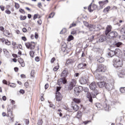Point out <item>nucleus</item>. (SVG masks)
Here are the masks:
<instances>
[{"instance_id": "obj_1", "label": "nucleus", "mask_w": 125, "mask_h": 125, "mask_svg": "<svg viewBox=\"0 0 125 125\" xmlns=\"http://www.w3.org/2000/svg\"><path fill=\"white\" fill-rule=\"evenodd\" d=\"M84 92H86L87 97V98H88L89 101L90 102H92V98H95L97 94H98L99 93L98 90H96V92H95V94L93 93H92V94H91L89 92H88V88L87 87L84 88Z\"/></svg>"}, {"instance_id": "obj_2", "label": "nucleus", "mask_w": 125, "mask_h": 125, "mask_svg": "<svg viewBox=\"0 0 125 125\" xmlns=\"http://www.w3.org/2000/svg\"><path fill=\"white\" fill-rule=\"evenodd\" d=\"M113 66L115 68H120L123 66V61L120 59V58L117 57L113 60Z\"/></svg>"}, {"instance_id": "obj_3", "label": "nucleus", "mask_w": 125, "mask_h": 125, "mask_svg": "<svg viewBox=\"0 0 125 125\" xmlns=\"http://www.w3.org/2000/svg\"><path fill=\"white\" fill-rule=\"evenodd\" d=\"M114 83L115 82L113 80H111V82L108 83H105V87L107 90H112L114 89Z\"/></svg>"}, {"instance_id": "obj_4", "label": "nucleus", "mask_w": 125, "mask_h": 125, "mask_svg": "<svg viewBox=\"0 0 125 125\" xmlns=\"http://www.w3.org/2000/svg\"><path fill=\"white\" fill-rule=\"evenodd\" d=\"M107 36V39H109V40H112V39H115V38L118 37V32L116 31H112L109 33Z\"/></svg>"}, {"instance_id": "obj_5", "label": "nucleus", "mask_w": 125, "mask_h": 125, "mask_svg": "<svg viewBox=\"0 0 125 125\" xmlns=\"http://www.w3.org/2000/svg\"><path fill=\"white\" fill-rule=\"evenodd\" d=\"M106 70H107V67L106 66L103 65V64H100L98 66V67L97 69L96 70L97 73L98 72H106Z\"/></svg>"}, {"instance_id": "obj_6", "label": "nucleus", "mask_w": 125, "mask_h": 125, "mask_svg": "<svg viewBox=\"0 0 125 125\" xmlns=\"http://www.w3.org/2000/svg\"><path fill=\"white\" fill-rule=\"evenodd\" d=\"M119 52H121V50L119 49H116L115 51H110L108 53L109 57H113L116 54H119Z\"/></svg>"}, {"instance_id": "obj_7", "label": "nucleus", "mask_w": 125, "mask_h": 125, "mask_svg": "<svg viewBox=\"0 0 125 125\" xmlns=\"http://www.w3.org/2000/svg\"><path fill=\"white\" fill-rule=\"evenodd\" d=\"M76 83H77V80L76 79H72L68 86V89H70V90H72L73 87L76 86Z\"/></svg>"}, {"instance_id": "obj_8", "label": "nucleus", "mask_w": 125, "mask_h": 125, "mask_svg": "<svg viewBox=\"0 0 125 125\" xmlns=\"http://www.w3.org/2000/svg\"><path fill=\"white\" fill-rule=\"evenodd\" d=\"M83 89L82 86H79L78 87H75L74 88V93L77 96L80 94L81 91H82Z\"/></svg>"}, {"instance_id": "obj_9", "label": "nucleus", "mask_w": 125, "mask_h": 125, "mask_svg": "<svg viewBox=\"0 0 125 125\" xmlns=\"http://www.w3.org/2000/svg\"><path fill=\"white\" fill-rule=\"evenodd\" d=\"M89 87L90 89L92 90H95L93 93L94 94H95V93H96V88L97 87V86H96V84L95 83V82H92L91 84L89 85Z\"/></svg>"}, {"instance_id": "obj_10", "label": "nucleus", "mask_w": 125, "mask_h": 125, "mask_svg": "<svg viewBox=\"0 0 125 125\" xmlns=\"http://www.w3.org/2000/svg\"><path fill=\"white\" fill-rule=\"evenodd\" d=\"M56 99L57 101H61L62 100V95L59 92H56Z\"/></svg>"}, {"instance_id": "obj_11", "label": "nucleus", "mask_w": 125, "mask_h": 125, "mask_svg": "<svg viewBox=\"0 0 125 125\" xmlns=\"http://www.w3.org/2000/svg\"><path fill=\"white\" fill-rule=\"evenodd\" d=\"M67 83V81L65 80V78H62L58 80V84L61 85V84H65Z\"/></svg>"}, {"instance_id": "obj_12", "label": "nucleus", "mask_w": 125, "mask_h": 125, "mask_svg": "<svg viewBox=\"0 0 125 125\" xmlns=\"http://www.w3.org/2000/svg\"><path fill=\"white\" fill-rule=\"evenodd\" d=\"M79 83L81 84H85L87 83V79L85 77H81L79 80Z\"/></svg>"}, {"instance_id": "obj_13", "label": "nucleus", "mask_w": 125, "mask_h": 125, "mask_svg": "<svg viewBox=\"0 0 125 125\" xmlns=\"http://www.w3.org/2000/svg\"><path fill=\"white\" fill-rule=\"evenodd\" d=\"M25 46L27 48H31V49H34V48H35V44L34 42H32V44L29 42H27L25 43Z\"/></svg>"}, {"instance_id": "obj_14", "label": "nucleus", "mask_w": 125, "mask_h": 125, "mask_svg": "<svg viewBox=\"0 0 125 125\" xmlns=\"http://www.w3.org/2000/svg\"><path fill=\"white\" fill-rule=\"evenodd\" d=\"M98 86L100 88H103L105 86L106 83L104 82H100L97 83Z\"/></svg>"}, {"instance_id": "obj_15", "label": "nucleus", "mask_w": 125, "mask_h": 125, "mask_svg": "<svg viewBox=\"0 0 125 125\" xmlns=\"http://www.w3.org/2000/svg\"><path fill=\"white\" fill-rule=\"evenodd\" d=\"M112 29V26L111 25H108L106 27L105 35L106 36L108 35V33H110L111 32V30Z\"/></svg>"}, {"instance_id": "obj_16", "label": "nucleus", "mask_w": 125, "mask_h": 125, "mask_svg": "<svg viewBox=\"0 0 125 125\" xmlns=\"http://www.w3.org/2000/svg\"><path fill=\"white\" fill-rule=\"evenodd\" d=\"M67 75H68V70H64L62 71L61 76V77H62V78L65 79V78H66V77H67Z\"/></svg>"}, {"instance_id": "obj_17", "label": "nucleus", "mask_w": 125, "mask_h": 125, "mask_svg": "<svg viewBox=\"0 0 125 125\" xmlns=\"http://www.w3.org/2000/svg\"><path fill=\"white\" fill-rule=\"evenodd\" d=\"M108 0H106L105 1H101L99 2V3L100 4V6H101V7H103V6H104V5H105V3H108Z\"/></svg>"}, {"instance_id": "obj_18", "label": "nucleus", "mask_w": 125, "mask_h": 125, "mask_svg": "<svg viewBox=\"0 0 125 125\" xmlns=\"http://www.w3.org/2000/svg\"><path fill=\"white\" fill-rule=\"evenodd\" d=\"M125 75V70H122L119 72V73L118 74V76L119 78H123L124 76Z\"/></svg>"}, {"instance_id": "obj_19", "label": "nucleus", "mask_w": 125, "mask_h": 125, "mask_svg": "<svg viewBox=\"0 0 125 125\" xmlns=\"http://www.w3.org/2000/svg\"><path fill=\"white\" fill-rule=\"evenodd\" d=\"M84 67H86V63H80L78 66V68L79 69H83Z\"/></svg>"}, {"instance_id": "obj_20", "label": "nucleus", "mask_w": 125, "mask_h": 125, "mask_svg": "<svg viewBox=\"0 0 125 125\" xmlns=\"http://www.w3.org/2000/svg\"><path fill=\"white\" fill-rule=\"evenodd\" d=\"M82 116H83V112L80 111H78L76 118H77V119H82Z\"/></svg>"}, {"instance_id": "obj_21", "label": "nucleus", "mask_w": 125, "mask_h": 125, "mask_svg": "<svg viewBox=\"0 0 125 125\" xmlns=\"http://www.w3.org/2000/svg\"><path fill=\"white\" fill-rule=\"evenodd\" d=\"M106 40V36H102L100 37V39L99 40V42H104Z\"/></svg>"}, {"instance_id": "obj_22", "label": "nucleus", "mask_w": 125, "mask_h": 125, "mask_svg": "<svg viewBox=\"0 0 125 125\" xmlns=\"http://www.w3.org/2000/svg\"><path fill=\"white\" fill-rule=\"evenodd\" d=\"M88 28H89V30L90 31H93V30H94V29H95V25L90 24L88 26Z\"/></svg>"}, {"instance_id": "obj_23", "label": "nucleus", "mask_w": 125, "mask_h": 125, "mask_svg": "<svg viewBox=\"0 0 125 125\" xmlns=\"http://www.w3.org/2000/svg\"><path fill=\"white\" fill-rule=\"evenodd\" d=\"M95 78L98 80H100V81H101V80H103V77H102V76L99 74H96Z\"/></svg>"}, {"instance_id": "obj_24", "label": "nucleus", "mask_w": 125, "mask_h": 125, "mask_svg": "<svg viewBox=\"0 0 125 125\" xmlns=\"http://www.w3.org/2000/svg\"><path fill=\"white\" fill-rule=\"evenodd\" d=\"M110 9H111V7L110 6H108L104 9L103 12L104 13L109 12V11H110Z\"/></svg>"}, {"instance_id": "obj_25", "label": "nucleus", "mask_w": 125, "mask_h": 125, "mask_svg": "<svg viewBox=\"0 0 125 125\" xmlns=\"http://www.w3.org/2000/svg\"><path fill=\"white\" fill-rule=\"evenodd\" d=\"M7 112H8V117H10L11 120H12V119H13V117H12V112H11V111H10L8 110V108H7Z\"/></svg>"}, {"instance_id": "obj_26", "label": "nucleus", "mask_w": 125, "mask_h": 125, "mask_svg": "<svg viewBox=\"0 0 125 125\" xmlns=\"http://www.w3.org/2000/svg\"><path fill=\"white\" fill-rule=\"evenodd\" d=\"M73 101L75 103H81V100L80 99L74 98L73 99Z\"/></svg>"}, {"instance_id": "obj_27", "label": "nucleus", "mask_w": 125, "mask_h": 125, "mask_svg": "<svg viewBox=\"0 0 125 125\" xmlns=\"http://www.w3.org/2000/svg\"><path fill=\"white\" fill-rule=\"evenodd\" d=\"M73 63H74V60H73L72 59H68L66 61V64H73Z\"/></svg>"}, {"instance_id": "obj_28", "label": "nucleus", "mask_w": 125, "mask_h": 125, "mask_svg": "<svg viewBox=\"0 0 125 125\" xmlns=\"http://www.w3.org/2000/svg\"><path fill=\"white\" fill-rule=\"evenodd\" d=\"M120 32L122 35H125V26L121 29Z\"/></svg>"}, {"instance_id": "obj_29", "label": "nucleus", "mask_w": 125, "mask_h": 125, "mask_svg": "<svg viewBox=\"0 0 125 125\" xmlns=\"http://www.w3.org/2000/svg\"><path fill=\"white\" fill-rule=\"evenodd\" d=\"M92 4V3H91L88 6V10L90 12H92V11H93V9H92V7H91V5Z\"/></svg>"}, {"instance_id": "obj_30", "label": "nucleus", "mask_w": 125, "mask_h": 125, "mask_svg": "<svg viewBox=\"0 0 125 125\" xmlns=\"http://www.w3.org/2000/svg\"><path fill=\"white\" fill-rule=\"evenodd\" d=\"M120 91L121 92V93H125V87H121L120 88Z\"/></svg>"}, {"instance_id": "obj_31", "label": "nucleus", "mask_w": 125, "mask_h": 125, "mask_svg": "<svg viewBox=\"0 0 125 125\" xmlns=\"http://www.w3.org/2000/svg\"><path fill=\"white\" fill-rule=\"evenodd\" d=\"M8 85L10 87H16V84L14 83H10L8 84Z\"/></svg>"}, {"instance_id": "obj_32", "label": "nucleus", "mask_w": 125, "mask_h": 125, "mask_svg": "<svg viewBox=\"0 0 125 125\" xmlns=\"http://www.w3.org/2000/svg\"><path fill=\"white\" fill-rule=\"evenodd\" d=\"M122 44H123V43L121 42H118L117 43H115V45H116L117 47H120Z\"/></svg>"}, {"instance_id": "obj_33", "label": "nucleus", "mask_w": 125, "mask_h": 125, "mask_svg": "<svg viewBox=\"0 0 125 125\" xmlns=\"http://www.w3.org/2000/svg\"><path fill=\"white\" fill-rule=\"evenodd\" d=\"M26 18H27V17H26V16H22V15H21L20 17V20H21V21L25 20Z\"/></svg>"}, {"instance_id": "obj_34", "label": "nucleus", "mask_w": 125, "mask_h": 125, "mask_svg": "<svg viewBox=\"0 0 125 125\" xmlns=\"http://www.w3.org/2000/svg\"><path fill=\"white\" fill-rule=\"evenodd\" d=\"M30 76L32 78H35V70H32L31 71Z\"/></svg>"}, {"instance_id": "obj_35", "label": "nucleus", "mask_w": 125, "mask_h": 125, "mask_svg": "<svg viewBox=\"0 0 125 125\" xmlns=\"http://www.w3.org/2000/svg\"><path fill=\"white\" fill-rule=\"evenodd\" d=\"M73 109L74 110V111H78V110H79V106H78V105H75L73 107Z\"/></svg>"}, {"instance_id": "obj_36", "label": "nucleus", "mask_w": 125, "mask_h": 125, "mask_svg": "<svg viewBox=\"0 0 125 125\" xmlns=\"http://www.w3.org/2000/svg\"><path fill=\"white\" fill-rule=\"evenodd\" d=\"M98 61L100 63H102L103 62H104V58L102 57H100V58L99 60H98Z\"/></svg>"}, {"instance_id": "obj_37", "label": "nucleus", "mask_w": 125, "mask_h": 125, "mask_svg": "<svg viewBox=\"0 0 125 125\" xmlns=\"http://www.w3.org/2000/svg\"><path fill=\"white\" fill-rule=\"evenodd\" d=\"M5 44H6V45H10V44H11V42H9L8 40H6L5 42Z\"/></svg>"}, {"instance_id": "obj_38", "label": "nucleus", "mask_w": 125, "mask_h": 125, "mask_svg": "<svg viewBox=\"0 0 125 125\" xmlns=\"http://www.w3.org/2000/svg\"><path fill=\"white\" fill-rule=\"evenodd\" d=\"M67 32V29L66 28H63L62 30L61 31L60 34H65Z\"/></svg>"}, {"instance_id": "obj_39", "label": "nucleus", "mask_w": 125, "mask_h": 125, "mask_svg": "<svg viewBox=\"0 0 125 125\" xmlns=\"http://www.w3.org/2000/svg\"><path fill=\"white\" fill-rule=\"evenodd\" d=\"M58 69H59V64H57V65L56 66L53 68V71H54L55 72H56V71H57V70H58Z\"/></svg>"}, {"instance_id": "obj_40", "label": "nucleus", "mask_w": 125, "mask_h": 125, "mask_svg": "<svg viewBox=\"0 0 125 125\" xmlns=\"http://www.w3.org/2000/svg\"><path fill=\"white\" fill-rule=\"evenodd\" d=\"M72 40H74V37H73V36L72 35H70L68 37V41L70 42L71 41H72Z\"/></svg>"}, {"instance_id": "obj_41", "label": "nucleus", "mask_w": 125, "mask_h": 125, "mask_svg": "<svg viewBox=\"0 0 125 125\" xmlns=\"http://www.w3.org/2000/svg\"><path fill=\"white\" fill-rule=\"evenodd\" d=\"M55 14L54 13H51V14H50L49 16V18H53V17H54Z\"/></svg>"}, {"instance_id": "obj_42", "label": "nucleus", "mask_w": 125, "mask_h": 125, "mask_svg": "<svg viewBox=\"0 0 125 125\" xmlns=\"http://www.w3.org/2000/svg\"><path fill=\"white\" fill-rule=\"evenodd\" d=\"M34 54H35V53L34 52V51H31L30 52V55L31 57H34Z\"/></svg>"}, {"instance_id": "obj_43", "label": "nucleus", "mask_w": 125, "mask_h": 125, "mask_svg": "<svg viewBox=\"0 0 125 125\" xmlns=\"http://www.w3.org/2000/svg\"><path fill=\"white\" fill-rule=\"evenodd\" d=\"M4 33L5 36H9L10 35V33L7 30H6Z\"/></svg>"}, {"instance_id": "obj_44", "label": "nucleus", "mask_w": 125, "mask_h": 125, "mask_svg": "<svg viewBox=\"0 0 125 125\" xmlns=\"http://www.w3.org/2000/svg\"><path fill=\"white\" fill-rule=\"evenodd\" d=\"M104 110H105V111H107L109 109V105H107L106 104H105V105L104 106Z\"/></svg>"}, {"instance_id": "obj_45", "label": "nucleus", "mask_w": 125, "mask_h": 125, "mask_svg": "<svg viewBox=\"0 0 125 125\" xmlns=\"http://www.w3.org/2000/svg\"><path fill=\"white\" fill-rule=\"evenodd\" d=\"M15 7H16V8H17V9H18V8H19L20 7L19 4H18V3L15 2Z\"/></svg>"}, {"instance_id": "obj_46", "label": "nucleus", "mask_w": 125, "mask_h": 125, "mask_svg": "<svg viewBox=\"0 0 125 125\" xmlns=\"http://www.w3.org/2000/svg\"><path fill=\"white\" fill-rule=\"evenodd\" d=\"M18 62L21 64V63H22V62H24V61H23V59L21 58H19L18 60Z\"/></svg>"}, {"instance_id": "obj_47", "label": "nucleus", "mask_w": 125, "mask_h": 125, "mask_svg": "<svg viewBox=\"0 0 125 125\" xmlns=\"http://www.w3.org/2000/svg\"><path fill=\"white\" fill-rule=\"evenodd\" d=\"M96 8H97V5H92V9H93V10L96 9Z\"/></svg>"}, {"instance_id": "obj_48", "label": "nucleus", "mask_w": 125, "mask_h": 125, "mask_svg": "<svg viewBox=\"0 0 125 125\" xmlns=\"http://www.w3.org/2000/svg\"><path fill=\"white\" fill-rule=\"evenodd\" d=\"M75 26H76V23H72V24H71L70 25V26H69V28H72V27H75Z\"/></svg>"}, {"instance_id": "obj_49", "label": "nucleus", "mask_w": 125, "mask_h": 125, "mask_svg": "<svg viewBox=\"0 0 125 125\" xmlns=\"http://www.w3.org/2000/svg\"><path fill=\"white\" fill-rule=\"evenodd\" d=\"M38 125H42V120H39Z\"/></svg>"}, {"instance_id": "obj_50", "label": "nucleus", "mask_w": 125, "mask_h": 125, "mask_svg": "<svg viewBox=\"0 0 125 125\" xmlns=\"http://www.w3.org/2000/svg\"><path fill=\"white\" fill-rule=\"evenodd\" d=\"M20 93L21 94H24L25 93V91L23 89H21L20 90Z\"/></svg>"}, {"instance_id": "obj_51", "label": "nucleus", "mask_w": 125, "mask_h": 125, "mask_svg": "<svg viewBox=\"0 0 125 125\" xmlns=\"http://www.w3.org/2000/svg\"><path fill=\"white\" fill-rule=\"evenodd\" d=\"M38 18V14H35L33 17V20H36Z\"/></svg>"}, {"instance_id": "obj_52", "label": "nucleus", "mask_w": 125, "mask_h": 125, "mask_svg": "<svg viewBox=\"0 0 125 125\" xmlns=\"http://www.w3.org/2000/svg\"><path fill=\"white\" fill-rule=\"evenodd\" d=\"M5 13H6L7 14H10V13H11V12L9 10H6L5 11Z\"/></svg>"}, {"instance_id": "obj_53", "label": "nucleus", "mask_w": 125, "mask_h": 125, "mask_svg": "<svg viewBox=\"0 0 125 125\" xmlns=\"http://www.w3.org/2000/svg\"><path fill=\"white\" fill-rule=\"evenodd\" d=\"M0 9H1V10H2V11H4V6H3V5L0 6Z\"/></svg>"}, {"instance_id": "obj_54", "label": "nucleus", "mask_w": 125, "mask_h": 125, "mask_svg": "<svg viewBox=\"0 0 125 125\" xmlns=\"http://www.w3.org/2000/svg\"><path fill=\"white\" fill-rule=\"evenodd\" d=\"M83 23H84V25L86 26V27H88V26H89V25H88V23H87V22L86 21H84Z\"/></svg>"}, {"instance_id": "obj_55", "label": "nucleus", "mask_w": 125, "mask_h": 125, "mask_svg": "<svg viewBox=\"0 0 125 125\" xmlns=\"http://www.w3.org/2000/svg\"><path fill=\"white\" fill-rule=\"evenodd\" d=\"M3 51L5 54L6 53H8V51H7L6 49H3Z\"/></svg>"}, {"instance_id": "obj_56", "label": "nucleus", "mask_w": 125, "mask_h": 125, "mask_svg": "<svg viewBox=\"0 0 125 125\" xmlns=\"http://www.w3.org/2000/svg\"><path fill=\"white\" fill-rule=\"evenodd\" d=\"M96 107H97V108H101V104H96Z\"/></svg>"}, {"instance_id": "obj_57", "label": "nucleus", "mask_w": 125, "mask_h": 125, "mask_svg": "<svg viewBox=\"0 0 125 125\" xmlns=\"http://www.w3.org/2000/svg\"><path fill=\"white\" fill-rule=\"evenodd\" d=\"M19 11L21 13H25V11H24V10H23L22 9H20Z\"/></svg>"}, {"instance_id": "obj_58", "label": "nucleus", "mask_w": 125, "mask_h": 125, "mask_svg": "<svg viewBox=\"0 0 125 125\" xmlns=\"http://www.w3.org/2000/svg\"><path fill=\"white\" fill-rule=\"evenodd\" d=\"M35 61L39 62V61H40V58H39V57H36L35 58Z\"/></svg>"}, {"instance_id": "obj_59", "label": "nucleus", "mask_w": 125, "mask_h": 125, "mask_svg": "<svg viewBox=\"0 0 125 125\" xmlns=\"http://www.w3.org/2000/svg\"><path fill=\"white\" fill-rule=\"evenodd\" d=\"M21 67H25V62H21Z\"/></svg>"}, {"instance_id": "obj_60", "label": "nucleus", "mask_w": 125, "mask_h": 125, "mask_svg": "<svg viewBox=\"0 0 125 125\" xmlns=\"http://www.w3.org/2000/svg\"><path fill=\"white\" fill-rule=\"evenodd\" d=\"M55 61V58H53L51 60V63H53Z\"/></svg>"}, {"instance_id": "obj_61", "label": "nucleus", "mask_w": 125, "mask_h": 125, "mask_svg": "<svg viewBox=\"0 0 125 125\" xmlns=\"http://www.w3.org/2000/svg\"><path fill=\"white\" fill-rule=\"evenodd\" d=\"M2 83H4V84H7V82L6 81V80H3L2 81Z\"/></svg>"}, {"instance_id": "obj_62", "label": "nucleus", "mask_w": 125, "mask_h": 125, "mask_svg": "<svg viewBox=\"0 0 125 125\" xmlns=\"http://www.w3.org/2000/svg\"><path fill=\"white\" fill-rule=\"evenodd\" d=\"M37 22L39 25H42V20H39Z\"/></svg>"}, {"instance_id": "obj_63", "label": "nucleus", "mask_w": 125, "mask_h": 125, "mask_svg": "<svg viewBox=\"0 0 125 125\" xmlns=\"http://www.w3.org/2000/svg\"><path fill=\"white\" fill-rule=\"evenodd\" d=\"M22 31L23 32V33H26V32H27V29L26 28H23L22 29Z\"/></svg>"}, {"instance_id": "obj_64", "label": "nucleus", "mask_w": 125, "mask_h": 125, "mask_svg": "<svg viewBox=\"0 0 125 125\" xmlns=\"http://www.w3.org/2000/svg\"><path fill=\"white\" fill-rule=\"evenodd\" d=\"M49 85H48V84H46L45 85V89H47V88L49 87Z\"/></svg>"}]
</instances>
